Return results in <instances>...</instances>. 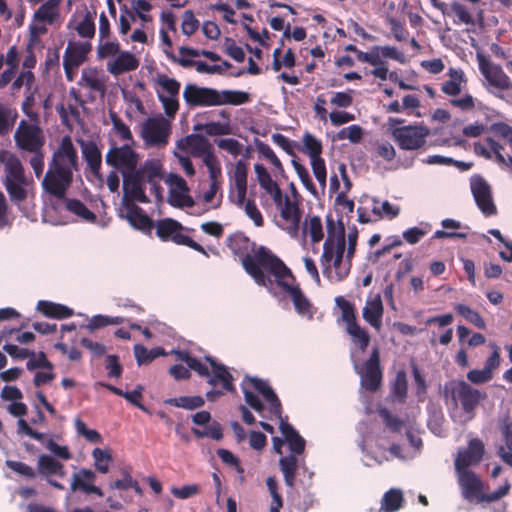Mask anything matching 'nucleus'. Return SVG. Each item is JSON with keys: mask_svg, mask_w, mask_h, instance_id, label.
I'll return each instance as SVG.
<instances>
[{"mask_svg": "<svg viewBox=\"0 0 512 512\" xmlns=\"http://www.w3.org/2000/svg\"><path fill=\"white\" fill-rule=\"evenodd\" d=\"M226 245L254 282L269 291L273 290L272 276L280 277L288 271L287 265L269 248L257 245L241 232L229 235Z\"/></svg>", "mask_w": 512, "mask_h": 512, "instance_id": "obj_1", "label": "nucleus"}, {"mask_svg": "<svg viewBox=\"0 0 512 512\" xmlns=\"http://www.w3.org/2000/svg\"><path fill=\"white\" fill-rule=\"evenodd\" d=\"M328 236L323 244L320 265L323 275L332 283L341 282L350 274L352 262L345 254L344 229L338 234L333 233L334 222L328 219Z\"/></svg>", "mask_w": 512, "mask_h": 512, "instance_id": "obj_2", "label": "nucleus"}, {"mask_svg": "<svg viewBox=\"0 0 512 512\" xmlns=\"http://www.w3.org/2000/svg\"><path fill=\"white\" fill-rule=\"evenodd\" d=\"M183 98L190 108L222 105L238 106L250 101L249 94L244 91L217 90L210 87H200L192 83L184 87Z\"/></svg>", "mask_w": 512, "mask_h": 512, "instance_id": "obj_3", "label": "nucleus"}, {"mask_svg": "<svg viewBox=\"0 0 512 512\" xmlns=\"http://www.w3.org/2000/svg\"><path fill=\"white\" fill-rule=\"evenodd\" d=\"M0 162L4 165L5 178L3 185L14 203H21L27 199L28 179L25 174L24 166L19 157L8 151H0Z\"/></svg>", "mask_w": 512, "mask_h": 512, "instance_id": "obj_4", "label": "nucleus"}, {"mask_svg": "<svg viewBox=\"0 0 512 512\" xmlns=\"http://www.w3.org/2000/svg\"><path fill=\"white\" fill-rule=\"evenodd\" d=\"M162 167L156 161H146L140 168H137L130 174L124 177L123 193L124 198H132L140 203H149L150 200L145 194L144 185L150 184L155 181H161Z\"/></svg>", "mask_w": 512, "mask_h": 512, "instance_id": "obj_5", "label": "nucleus"}, {"mask_svg": "<svg viewBox=\"0 0 512 512\" xmlns=\"http://www.w3.org/2000/svg\"><path fill=\"white\" fill-rule=\"evenodd\" d=\"M479 70L487 82V91L512 106V80L503 68L482 58L479 61Z\"/></svg>", "mask_w": 512, "mask_h": 512, "instance_id": "obj_6", "label": "nucleus"}, {"mask_svg": "<svg viewBox=\"0 0 512 512\" xmlns=\"http://www.w3.org/2000/svg\"><path fill=\"white\" fill-rule=\"evenodd\" d=\"M457 473L462 495L469 501L477 499L479 501L496 502L506 496L511 488L509 481L506 479L504 484L497 490L482 495V482L473 471H457Z\"/></svg>", "mask_w": 512, "mask_h": 512, "instance_id": "obj_7", "label": "nucleus"}, {"mask_svg": "<svg viewBox=\"0 0 512 512\" xmlns=\"http://www.w3.org/2000/svg\"><path fill=\"white\" fill-rule=\"evenodd\" d=\"M247 165L243 160H238L235 164L233 179L237 191L236 205L245 209L246 215L254 222L257 227L264 225V219L253 199L246 200L247 194Z\"/></svg>", "mask_w": 512, "mask_h": 512, "instance_id": "obj_8", "label": "nucleus"}, {"mask_svg": "<svg viewBox=\"0 0 512 512\" xmlns=\"http://www.w3.org/2000/svg\"><path fill=\"white\" fill-rule=\"evenodd\" d=\"M446 389L455 405L460 404L469 418L474 416L475 410L481 401L487 398L485 392L474 388L464 380L452 381Z\"/></svg>", "mask_w": 512, "mask_h": 512, "instance_id": "obj_9", "label": "nucleus"}, {"mask_svg": "<svg viewBox=\"0 0 512 512\" xmlns=\"http://www.w3.org/2000/svg\"><path fill=\"white\" fill-rule=\"evenodd\" d=\"M156 235L162 241H172L177 245L187 246L206 257H209L205 248L199 243L195 242L191 237L182 233L184 227L180 222L172 218L160 219L155 224Z\"/></svg>", "mask_w": 512, "mask_h": 512, "instance_id": "obj_10", "label": "nucleus"}, {"mask_svg": "<svg viewBox=\"0 0 512 512\" xmlns=\"http://www.w3.org/2000/svg\"><path fill=\"white\" fill-rule=\"evenodd\" d=\"M354 370L360 377L361 387L369 392H376L382 385L383 370L380 361V351L375 347L369 358L359 365L354 363Z\"/></svg>", "mask_w": 512, "mask_h": 512, "instance_id": "obj_11", "label": "nucleus"}, {"mask_svg": "<svg viewBox=\"0 0 512 512\" xmlns=\"http://www.w3.org/2000/svg\"><path fill=\"white\" fill-rule=\"evenodd\" d=\"M14 140L20 150L31 154L42 151L45 144V137L41 128L26 120L20 121L14 133Z\"/></svg>", "mask_w": 512, "mask_h": 512, "instance_id": "obj_12", "label": "nucleus"}, {"mask_svg": "<svg viewBox=\"0 0 512 512\" xmlns=\"http://www.w3.org/2000/svg\"><path fill=\"white\" fill-rule=\"evenodd\" d=\"M107 165L118 170L122 177L130 176L136 169L139 162V154L129 144L112 146L106 153Z\"/></svg>", "mask_w": 512, "mask_h": 512, "instance_id": "obj_13", "label": "nucleus"}, {"mask_svg": "<svg viewBox=\"0 0 512 512\" xmlns=\"http://www.w3.org/2000/svg\"><path fill=\"white\" fill-rule=\"evenodd\" d=\"M274 203L279 209L280 217L283 221L280 227L292 238H296L299 233L302 218V210L299 207L298 201H292L288 195L281 192L280 200Z\"/></svg>", "mask_w": 512, "mask_h": 512, "instance_id": "obj_14", "label": "nucleus"}, {"mask_svg": "<svg viewBox=\"0 0 512 512\" xmlns=\"http://www.w3.org/2000/svg\"><path fill=\"white\" fill-rule=\"evenodd\" d=\"M288 278H290L292 281H295L290 268H288L287 273H283V275L280 277L272 276L273 286L277 284L285 293L289 295L298 314L312 317L313 311L310 300L304 295L299 285L288 283L286 280Z\"/></svg>", "mask_w": 512, "mask_h": 512, "instance_id": "obj_15", "label": "nucleus"}, {"mask_svg": "<svg viewBox=\"0 0 512 512\" xmlns=\"http://www.w3.org/2000/svg\"><path fill=\"white\" fill-rule=\"evenodd\" d=\"M430 131L422 125H407L392 130V136L403 150H417L426 144Z\"/></svg>", "mask_w": 512, "mask_h": 512, "instance_id": "obj_16", "label": "nucleus"}, {"mask_svg": "<svg viewBox=\"0 0 512 512\" xmlns=\"http://www.w3.org/2000/svg\"><path fill=\"white\" fill-rule=\"evenodd\" d=\"M470 189L477 207L485 217L497 214V207L493 201L491 186L482 176L475 175L471 177Z\"/></svg>", "mask_w": 512, "mask_h": 512, "instance_id": "obj_17", "label": "nucleus"}, {"mask_svg": "<svg viewBox=\"0 0 512 512\" xmlns=\"http://www.w3.org/2000/svg\"><path fill=\"white\" fill-rule=\"evenodd\" d=\"M49 167L72 173L78 170L77 150L70 136L66 135L61 139L59 147L53 153Z\"/></svg>", "mask_w": 512, "mask_h": 512, "instance_id": "obj_18", "label": "nucleus"}, {"mask_svg": "<svg viewBox=\"0 0 512 512\" xmlns=\"http://www.w3.org/2000/svg\"><path fill=\"white\" fill-rule=\"evenodd\" d=\"M72 181L73 175L71 171H62L49 167L42 180V187L49 195L57 199H64Z\"/></svg>", "mask_w": 512, "mask_h": 512, "instance_id": "obj_19", "label": "nucleus"}, {"mask_svg": "<svg viewBox=\"0 0 512 512\" xmlns=\"http://www.w3.org/2000/svg\"><path fill=\"white\" fill-rule=\"evenodd\" d=\"M171 133L169 122L164 118H149L142 128V138L148 145L165 146Z\"/></svg>", "mask_w": 512, "mask_h": 512, "instance_id": "obj_20", "label": "nucleus"}, {"mask_svg": "<svg viewBox=\"0 0 512 512\" xmlns=\"http://www.w3.org/2000/svg\"><path fill=\"white\" fill-rule=\"evenodd\" d=\"M177 148L189 151L193 157L201 158L203 163L216 156L211 143L200 134H191L177 142Z\"/></svg>", "mask_w": 512, "mask_h": 512, "instance_id": "obj_21", "label": "nucleus"}, {"mask_svg": "<svg viewBox=\"0 0 512 512\" xmlns=\"http://www.w3.org/2000/svg\"><path fill=\"white\" fill-rule=\"evenodd\" d=\"M483 455V442L478 438L471 439L465 449L458 451L457 457L455 459L456 471H469L468 467L480 463Z\"/></svg>", "mask_w": 512, "mask_h": 512, "instance_id": "obj_22", "label": "nucleus"}, {"mask_svg": "<svg viewBox=\"0 0 512 512\" xmlns=\"http://www.w3.org/2000/svg\"><path fill=\"white\" fill-rule=\"evenodd\" d=\"M95 481V472L90 469L83 468L72 475V481L70 485L71 491H80L86 495L94 494L98 497H103L104 494L102 490L95 485Z\"/></svg>", "mask_w": 512, "mask_h": 512, "instance_id": "obj_23", "label": "nucleus"}, {"mask_svg": "<svg viewBox=\"0 0 512 512\" xmlns=\"http://www.w3.org/2000/svg\"><path fill=\"white\" fill-rule=\"evenodd\" d=\"M136 201L132 198L126 199L123 197L126 218L133 227L142 231H150L153 227V220L135 203Z\"/></svg>", "mask_w": 512, "mask_h": 512, "instance_id": "obj_24", "label": "nucleus"}, {"mask_svg": "<svg viewBox=\"0 0 512 512\" xmlns=\"http://www.w3.org/2000/svg\"><path fill=\"white\" fill-rule=\"evenodd\" d=\"M246 380L269 403L270 413L278 418H281V402L276 393L274 392V390L269 386V384L266 381L257 377H248Z\"/></svg>", "mask_w": 512, "mask_h": 512, "instance_id": "obj_25", "label": "nucleus"}, {"mask_svg": "<svg viewBox=\"0 0 512 512\" xmlns=\"http://www.w3.org/2000/svg\"><path fill=\"white\" fill-rule=\"evenodd\" d=\"M138 58L129 51H120L116 57L107 62V71L114 76L134 71L139 67Z\"/></svg>", "mask_w": 512, "mask_h": 512, "instance_id": "obj_26", "label": "nucleus"}, {"mask_svg": "<svg viewBox=\"0 0 512 512\" xmlns=\"http://www.w3.org/2000/svg\"><path fill=\"white\" fill-rule=\"evenodd\" d=\"M206 360L210 363L213 370L212 375L208 378V384L216 386L221 384L222 388L228 392H235V386L233 384V376L228 371L227 367L223 364L217 363L212 357H206Z\"/></svg>", "mask_w": 512, "mask_h": 512, "instance_id": "obj_27", "label": "nucleus"}, {"mask_svg": "<svg viewBox=\"0 0 512 512\" xmlns=\"http://www.w3.org/2000/svg\"><path fill=\"white\" fill-rule=\"evenodd\" d=\"M384 307L379 294L366 300L362 310L363 319L376 330L382 326Z\"/></svg>", "mask_w": 512, "mask_h": 512, "instance_id": "obj_28", "label": "nucleus"}, {"mask_svg": "<svg viewBox=\"0 0 512 512\" xmlns=\"http://www.w3.org/2000/svg\"><path fill=\"white\" fill-rule=\"evenodd\" d=\"M91 50L92 45L90 42L69 41L63 61L79 67L87 60V56Z\"/></svg>", "mask_w": 512, "mask_h": 512, "instance_id": "obj_29", "label": "nucleus"}, {"mask_svg": "<svg viewBox=\"0 0 512 512\" xmlns=\"http://www.w3.org/2000/svg\"><path fill=\"white\" fill-rule=\"evenodd\" d=\"M257 181L260 187L269 194L274 202H278L281 197V189L276 181H274L264 165L256 163L254 165Z\"/></svg>", "mask_w": 512, "mask_h": 512, "instance_id": "obj_30", "label": "nucleus"}, {"mask_svg": "<svg viewBox=\"0 0 512 512\" xmlns=\"http://www.w3.org/2000/svg\"><path fill=\"white\" fill-rule=\"evenodd\" d=\"M82 154L90 171L97 178H101L102 175L100 173V169L102 164V155L97 145L92 141L86 143L82 142Z\"/></svg>", "mask_w": 512, "mask_h": 512, "instance_id": "obj_31", "label": "nucleus"}, {"mask_svg": "<svg viewBox=\"0 0 512 512\" xmlns=\"http://www.w3.org/2000/svg\"><path fill=\"white\" fill-rule=\"evenodd\" d=\"M280 431L285 438V441L289 445V449L294 454H302L305 450V440L298 431L294 429V427L288 422L284 421L282 417L280 418Z\"/></svg>", "mask_w": 512, "mask_h": 512, "instance_id": "obj_32", "label": "nucleus"}, {"mask_svg": "<svg viewBox=\"0 0 512 512\" xmlns=\"http://www.w3.org/2000/svg\"><path fill=\"white\" fill-rule=\"evenodd\" d=\"M37 310L45 317L54 319H66L73 316L74 312L71 308L51 301L40 300L37 303Z\"/></svg>", "mask_w": 512, "mask_h": 512, "instance_id": "obj_33", "label": "nucleus"}, {"mask_svg": "<svg viewBox=\"0 0 512 512\" xmlns=\"http://www.w3.org/2000/svg\"><path fill=\"white\" fill-rule=\"evenodd\" d=\"M38 472L49 478L52 475L64 477L66 472L64 465L50 455L42 454L38 458Z\"/></svg>", "mask_w": 512, "mask_h": 512, "instance_id": "obj_34", "label": "nucleus"}, {"mask_svg": "<svg viewBox=\"0 0 512 512\" xmlns=\"http://www.w3.org/2000/svg\"><path fill=\"white\" fill-rule=\"evenodd\" d=\"M79 85L87 87L101 96H104L106 92V80L103 76H99L96 70L82 71Z\"/></svg>", "mask_w": 512, "mask_h": 512, "instance_id": "obj_35", "label": "nucleus"}, {"mask_svg": "<svg viewBox=\"0 0 512 512\" xmlns=\"http://www.w3.org/2000/svg\"><path fill=\"white\" fill-rule=\"evenodd\" d=\"M403 502L402 491L400 489H390L383 495L378 512H396L402 507Z\"/></svg>", "mask_w": 512, "mask_h": 512, "instance_id": "obj_36", "label": "nucleus"}, {"mask_svg": "<svg viewBox=\"0 0 512 512\" xmlns=\"http://www.w3.org/2000/svg\"><path fill=\"white\" fill-rule=\"evenodd\" d=\"M66 209L87 222H95L96 215L79 199L64 198Z\"/></svg>", "mask_w": 512, "mask_h": 512, "instance_id": "obj_37", "label": "nucleus"}, {"mask_svg": "<svg viewBox=\"0 0 512 512\" xmlns=\"http://www.w3.org/2000/svg\"><path fill=\"white\" fill-rule=\"evenodd\" d=\"M279 465L284 476L285 484L292 488L295 483L297 472V458L295 455L281 457Z\"/></svg>", "mask_w": 512, "mask_h": 512, "instance_id": "obj_38", "label": "nucleus"}, {"mask_svg": "<svg viewBox=\"0 0 512 512\" xmlns=\"http://www.w3.org/2000/svg\"><path fill=\"white\" fill-rule=\"evenodd\" d=\"M303 234H308L312 243H319L324 237L321 218L312 216L306 219L303 225Z\"/></svg>", "mask_w": 512, "mask_h": 512, "instance_id": "obj_39", "label": "nucleus"}, {"mask_svg": "<svg viewBox=\"0 0 512 512\" xmlns=\"http://www.w3.org/2000/svg\"><path fill=\"white\" fill-rule=\"evenodd\" d=\"M347 333L351 336L353 343L364 352L370 343V335L358 323H352L346 327Z\"/></svg>", "mask_w": 512, "mask_h": 512, "instance_id": "obj_40", "label": "nucleus"}, {"mask_svg": "<svg viewBox=\"0 0 512 512\" xmlns=\"http://www.w3.org/2000/svg\"><path fill=\"white\" fill-rule=\"evenodd\" d=\"M408 383L406 373L398 371L391 387V396L394 401L399 403L405 402L407 398Z\"/></svg>", "mask_w": 512, "mask_h": 512, "instance_id": "obj_41", "label": "nucleus"}, {"mask_svg": "<svg viewBox=\"0 0 512 512\" xmlns=\"http://www.w3.org/2000/svg\"><path fill=\"white\" fill-rule=\"evenodd\" d=\"M18 117L15 109H12L4 104H0V135L8 134Z\"/></svg>", "mask_w": 512, "mask_h": 512, "instance_id": "obj_42", "label": "nucleus"}, {"mask_svg": "<svg viewBox=\"0 0 512 512\" xmlns=\"http://www.w3.org/2000/svg\"><path fill=\"white\" fill-rule=\"evenodd\" d=\"M62 0H48L43 3L34 14L38 21L52 23L57 15V8Z\"/></svg>", "mask_w": 512, "mask_h": 512, "instance_id": "obj_43", "label": "nucleus"}, {"mask_svg": "<svg viewBox=\"0 0 512 512\" xmlns=\"http://www.w3.org/2000/svg\"><path fill=\"white\" fill-rule=\"evenodd\" d=\"M464 81L462 71L451 70L450 79L441 86V91L448 96H457L461 92V83Z\"/></svg>", "mask_w": 512, "mask_h": 512, "instance_id": "obj_44", "label": "nucleus"}, {"mask_svg": "<svg viewBox=\"0 0 512 512\" xmlns=\"http://www.w3.org/2000/svg\"><path fill=\"white\" fill-rule=\"evenodd\" d=\"M177 358L187 364V366L197 372L201 377H209L210 371L199 359L192 357L187 351H176Z\"/></svg>", "mask_w": 512, "mask_h": 512, "instance_id": "obj_45", "label": "nucleus"}, {"mask_svg": "<svg viewBox=\"0 0 512 512\" xmlns=\"http://www.w3.org/2000/svg\"><path fill=\"white\" fill-rule=\"evenodd\" d=\"M165 55L172 62L177 63L184 68L195 67L198 73L209 74L210 65H208L204 61H195L184 57L178 58L173 52H170L168 50H165Z\"/></svg>", "mask_w": 512, "mask_h": 512, "instance_id": "obj_46", "label": "nucleus"}, {"mask_svg": "<svg viewBox=\"0 0 512 512\" xmlns=\"http://www.w3.org/2000/svg\"><path fill=\"white\" fill-rule=\"evenodd\" d=\"M134 355L137 363L141 365L153 361L158 356L165 355V351L163 348H153L148 350L144 345L136 344L134 346Z\"/></svg>", "mask_w": 512, "mask_h": 512, "instance_id": "obj_47", "label": "nucleus"}, {"mask_svg": "<svg viewBox=\"0 0 512 512\" xmlns=\"http://www.w3.org/2000/svg\"><path fill=\"white\" fill-rule=\"evenodd\" d=\"M165 402L169 405L188 410L200 408L205 403L201 396H181L178 398L167 399Z\"/></svg>", "mask_w": 512, "mask_h": 512, "instance_id": "obj_48", "label": "nucleus"}, {"mask_svg": "<svg viewBox=\"0 0 512 512\" xmlns=\"http://www.w3.org/2000/svg\"><path fill=\"white\" fill-rule=\"evenodd\" d=\"M455 311L465 318L467 321H469L471 324H473L475 327L479 329H485V321L480 315L479 312L471 309L469 306L464 304H457L454 307Z\"/></svg>", "mask_w": 512, "mask_h": 512, "instance_id": "obj_49", "label": "nucleus"}, {"mask_svg": "<svg viewBox=\"0 0 512 512\" xmlns=\"http://www.w3.org/2000/svg\"><path fill=\"white\" fill-rule=\"evenodd\" d=\"M92 457L97 471L100 473H107L109 471V466L113 460L109 450L95 448L92 451Z\"/></svg>", "mask_w": 512, "mask_h": 512, "instance_id": "obj_50", "label": "nucleus"}, {"mask_svg": "<svg viewBox=\"0 0 512 512\" xmlns=\"http://www.w3.org/2000/svg\"><path fill=\"white\" fill-rule=\"evenodd\" d=\"M335 303L340 308L341 318L347 326L351 325L352 323H357L356 310L352 303L346 300L343 296L336 297Z\"/></svg>", "mask_w": 512, "mask_h": 512, "instance_id": "obj_51", "label": "nucleus"}, {"mask_svg": "<svg viewBox=\"0 0 512 512\" xmlns=\"http://www.w3.org/2000/svg\"><path fill=\"white\" fill-rule=\"evenodd\" d=\"M123 478L110 484V489L129 490L133 489L136 494L142 495L143 491L139 483L133 479L130 473L123 472Z\"/></svg>", "mask_w": 512, "mask_h": 512, "instance_id": "obj_52", "label": "nucleus"}, {"mask_svg": "<svg viewBox=\"0 0 512 512\" xmlns=\"http://www.w3.org/2000/svg\"><path fill=\"white\" fill-rule=\"evenodd\" d=\"M455 17L454 23L456 24H473V18L468 9L461 3L454 2L451 4L450 12L447 15Z\"/></svg>", "mask_w": 512, "mask_h": 512, "instance_id": "obj_53", "label": "nucleus"}, {"mask_svg": "<svg viewBox=\"0 0 512 512\" xmlns=\"http://www.w3.org/2000/svg\"><path fill=\"white\" fill-rule=\"evenodd\" d=\"M74 425L78 435L83 436L87 441L95 444L102 442L101 434L97 430L89 429L82 419L76 418Z\"/></svg>", "mask_w": 512, "mask_h": 512, "instance_id": "obj_54", "label": "nucleus"}, {"mask_svg": "<svg viewBox=\"0 0 512 512\" xmlns=\"http://www.w3.org/2000/svg\"><path fill=\"white\" fill-rule=\"evenodd\" d=\"M303 145L305 153L308 154L310 159L321 157L322 154V143L316 137L310 133H306L303 137Z\"/></svg>", "mask_w": 512, "mask_h": 512, "instance_id": "obj_55", "label": "nucleus"}, {"mask_svg": "<svg viewBox=\"0 0 512 512\" xmlns=\"http://www.w3.org/2000/svg\"><path fill=\"white\" fill-rule=\"evenodd\" d=\"M199 20L195 17L192 10L184 11L182 15L181 31L186 36L193 35L199 28Z\"/></svg>", "mask_w": 512, "mask_h": 512, "instance_id": "obj_56", "label": "nucleus"}, {"mask_svg": "<svg viewBox=\"0 0 512 512\" xmlns=\"http://www.w3.org/2000/svg\"><path fill=\"white\" fill-rule=\"evenodd\" d=\"M111 122L114 131L119 135L122 140L131 141L134 143L133 135L128 125L114 112L110 113Z\"/></svg>", "mask_w": 512, "mask_h": 512, "instance_id": "obj_57", "label": "nucleus"}, {"mask_svg": "<svg viewBox=\"0 0 512 512\" xmlns=\"http://www.w3.org/2000/svg\"><path fill=\"white\" fill-rule=\"evenodd\" d=\"M202 129L209 136H220L230 133V125L228 123L209 122L203 125H196L195 130Z\"/></svg>", "mask_w": 512, "mask_h": 512, "instance_id": "obj_58", "label": "nucleus"}, {"mask_svg": "<svg viewBox=\"0 0 512 512\" xmlns=\"http://www.w3.org/2000/svg\"><path fill=\"white\" fill-rule=\"evenodd\" d=\"M384 424L393 432H399L404 422L396 415H393L387 408L383 407L378 410Z\"/></svg>", "mask_w": 512, "mask_h": 512, "instance_id": "obj_59", "label": "nucleus"}, {"mask_svg": "<svg viewBox=\"0 0 512 512\" xmlns=\"http://www.w3.org/2000/svg\"><path fill=\"white\" fill-rule=\"evenodd\" d=\"M292 165H293L298 177L300 178L302 184L304 185V187L309 192H311L312 194L315 195L317 192L316 187H315L313 181L311 180V177H310L309 172L306 169V167L304 165H302L300 162H298L296 159L292 160Z\"/></svg>", "mask_w": 512, "mask_h": 512, "instance_id": "obj_60", "label": "nucleus"}, {"mask_svg": "<svg viewBox=\"0 0 512 512\" xmlns=\"http://www.w3.org/2000/svg\"><path fill=\"white\" fill-rule=\"evenodd\" d=\"M6 466L11 469L13 472L27 478V479H35L37 473L34 468L27 465L24 462L15 461V460H7Z\"/></svg>", "mask_w": 512, "mask_h": 512, "instance_id": "obj_61", "label": "nucleus"}, {"mask_svg": "<svg viewBox=\"0 0 512 512\" xmlns=\"http://www.w3.org/2000/svg\"><path fill=\"white\" fill-rule=\"evenodd\" d=\"M34 80L35 77L31 71H22L12 82V94L14 95L15 93H17L23 86H25L27 90H30Z\"/></svg>", "mask_w": 512, "mask_h": 512, "instance_id": "obj_62", "label": "nucleus"}, {"mask_svg": "<svg viewBox=\"0 0 512 512\" xmlns=\"http://www.w3.org/2000/svg\"><path fill=\"white\" fill-rule=\"evenodd\" d=\"M76 31L83 38H93L95 35V23L92 15L88 12L83 20L77 25Z\"/></svg>", "mask_w": 512, "mask_h": 512, "instance_id": "obj_63", "label": "nucleus"}, {"mask_svg": "<svg viewBox=\"0 0 512 512\" xmlns=\"http://www.w3.org/2000/svg\"><path fill=\"white\" fill-rule=\"evenodd\" d=\"M119 52L120 44L117 41H107L105 43L99 44L97 47V57L101 60L111 57L115 58Z\"/></svg>", "mask_w": 512, "mask_h": 512, "instance_id": "obj_64", "label": "nucleus"}]
</instances>
